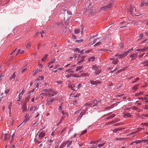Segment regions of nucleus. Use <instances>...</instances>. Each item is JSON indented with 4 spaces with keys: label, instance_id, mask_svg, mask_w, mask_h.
I'll return each instance as SVG.
<instances>
[{
    "label": "nucleus",
    "instance_id": "f257e3e1",
    "mask_svg": "<svg viewBox=\"0 0 148 148\" xmlns=\"http://www.w3.org/2000/svg\"><path fill=\"white\" fill-rule=\"evenodd\" d=\"M86 57V56H85L83 55L82 54H79L77 57L76 56L75 54L73 57H70V58L72 61L74 60H77V63L79 64L84 62Z\"/></svg>",
    "mask_w": 148,
    "mask_h": 148
},
{
    "label": "nucleus",
    "instance_id": "f03ea898",
    "mask_svg": "<svg viewBox=\"0 0 148 148\" xmlns=\"http://www.w3.org/2000/svg\"><path fill=\"white\" fill-rule=\"evenodd\" d=\"M92 103H88L86 104V105H84L82 107V111L81 112L78 118V119L80 120L81 119L82 116L85 115L86 112L87 110V106H88L92 107L93 106Z\"/></svg>",
    "mask_w": 148,
    "mask_h": 148
},
{
    "label": "nucleus",
    "instance_id": "7ed1b4c3",
    "mask_svg": "<svg viewBox=\"0 0 148 148\" xmlns=\"http://www.w3.org/2000/svg\"><path fill=\"white\" fill-rule=\"evenodd\" d=\"M42 92H45L46 95H48L49 97L53 96L56 94L57 93L51 89H47L42 90Z\"/></svg>",
    "mask_w": 148,
    "mask_h": 148
},
{
    "label": "nucleus",
    "instance_id": "20e7f679",
    "mask_svg": "<svg viewBox=\"0 0 148 148\" xmlns=\"http://www.w3.org/2000/svg\"><path fill=\"white\" fill-rule=\"evenodd\" d=\"M133 50V49H131L130 50L127 51L125 52L122 53H121L120 54L118 53L116 54L115 55V57L119 56L120 59L123 58L125 57L131 51Z\"/></svg>",
    "mask_w": 148,
    "mask_h": 148
},
{
    "label": "nucleus",
    "instance_id": "39448f33",
    "mask_svg": "<svg viewBox=\"0 0 148 148\" xmlns=\"http://www.w3.org/2000/svg\"><path fill=\"white\" fill-rule=\"evenodd\" d=\"M129 12L133 16H139L141 15V14H139L137 12L136 8L134 7L131 6L130 8Z\"/></svg>",
    "mask_w": 148,
    "mask_h": 148
},
{
    "label": "nucleus",
    "instance_id": "423d86ee",
    "mask_svg": "<svg viewBox=\"0 0 148 148\" xmlns=\"http://www.w3.org/2000/svg\"><path fill=\"white\" fill-rule=\"evenodd\" d=\"M148 50V47H144L143 48L137 49L135 51H137L138 53V55L141 54V52H145Z\"/></svg>",
    "mask_w": 148,
    "mask_h": 148
},
{
    "label": "nucleus",
    "instance_id": "0eeeda50",
    "mask_svg": "<svg viewBox=\"0 0 148 148\" xmlns=\"http://www.w3.org/2000/svg\"><path fill=\"white\" fill-rule=\"evenodd\" d=\"M76 66L75 65H72L70 66V64H68L66 65L65 66L64 68H66L68 69L69 71H71L72 70L73 71V73H74V70L75 68H74V67H75Z\"/></svg>",
    "mask_w": 148,
    "mask_h": 148
},
{
    "label": "nucleus",
    "instance_id": "6e6552de",
    "mask_svg": "<svg viewBox=\"0 0 148 148\" xmlns=\"http://www.w3.org/2000/svg\"><path fill=\"white\" fill-rule=\"evenodd\" d=\"M73 71L72 70L70 71L68 69H66L64 73L65 76L67 78L70 77L71 75L73 74Z\"/></svg>",
    "mask_w": 148,
    "mask_h": 148
},
{
    "label": "nucleus",
    "instance_id": "1a4fd4ad",
    "mask_svg": "<svg viewBox=\"0 0 148 148\" xmlns=\"http://www.w3.org/2000/svg\"><path fill=\"white\" fill-rule=\"evenodd\" d=\"M45 133L43 131H40L38 135L39 138L40 140H44V138H45V139H46V138L45 137Z\"/></svg>",
    "mask_w": 148,
    "mask_h": 148
},
{
    "label": "nucleus",
    "instance_id": "9d476101",
    "mask_svg": "<svg viewBox=\"0 0 148 148\" xmlns=\"http://www.w3.org/2000/svg\"><path fill=\"white\" fill-rule=\"evenodd\" d=\"M112 5L111 3H109L107 5L102 7L100 8V10L102 11H107L109 8H110L112 6Z\"/></svg>",
    "mask_w": 148,
    "mask_h": 148
},
{
    "label": "nucleus",
    "instance_id": "9b49d317",
    "mask_svg": "<svg viewBox=\"0 0 148 148\" xmlns=\"http://www.w3.org/2000/svg\"><path fill=\"white\" fill-rule=\"evenodd\" d=\"M101 102V101L99 99H96L92 101V103L93 104V106H92V107H94V106H97L99 105H100Z\"/></svg>",
    "mask_w": 148,
    "mask_h": 148
},
{
    "label": "nucleus",
    "instance_id": "f8f14e48",
    "mask_svg": "<svg viewBox=\"0 0 148 148\" xmlns=\"http://www.w3.org/2000/svg\"><path fill=\"white\" fill-rule=\"evenodd\" d=\"M90 82L92 85H97L98 84H100L101 83V82L100 81L97 80H90Z\"/></svg>",
    "mask_w": 148,
    "mask_h": 148
},
{
    "label": "nucleus",
    "instance_id": "ddd939ff",
    "mask_svg": "<svg viewBox=\"0 0 148 148\" xmlns=\"http://www.w3.org/2000/svg\"><path fill=\"white\" fill-rule=\"evenodd\" d=\"M93 68L95 70V73L96 75H97L100 73L101 70L100 68L95 66H93Z\"/></svg>",
    "mask_w": 148,
    "mask_h": 148
},
{
    "label": "nucleus",
    "instance_id": "4468645a",
    "mask_svg": "<svg viewBox=\"0 0 148 148\" xmlns=\"http://www.w3.org/2000/svg\"><path fill=\"white\" fill-rule=\"evenodd\" d=\"M82 86V84L81 83H79L78 85H73L72 86V90L73 91H76L80 87Z\"/></svg>",
    "mask_w": 148,
    "mask_h": 148
},
{
    "label": "nucleus",
    "instance_id": "2eb2a0df",
    "mask_svg": "<svg viewBox=\"0 0 148 148\" xmlns=\"http://www.w3.org/2000/svg\"><path fill=\"white\" fill-rule=\"evenodd\" d=\"M10 90V89H8L5 91L4 93H1V96H2L1 97V98H4L5 97H6L8 95Z\"/></svg>",
    "mask_w": 148,
    "mask_h": 148
},
{
    "label": "nucleus",
    "instance_id": "dca6fc26",
    "mask_svg": "<svg viewBox=\"0 0 148 148\" xmlns=\"http://www.w3.org/2000/svg\"><path fill=\"white\" fill-rule=\"evenodd\" d=\"M115 57L113 58H110V60H112V63L113 64H116L119 62V60H118L117 58H116Z\"/></svg>",
    "mask_w": 148,
    "mask_h": 148
},
{
    "label": "nucleus",
    "instance_id": "f3484780",
    "mask_svg": "<svg viewBox=\"0 0 148 148\" xmlns=\"http://www.w3.org/2000/svg\"><path fill=\"white\" fill-rule=\"evenodd\" d=\"M137 51H134V53L131 55L130 57L132 58L131 60L135 59L137 57V55L138 54V53H137Z\"/></svg>",
    "mask_w": 148,
    "mask_h": 148
},
{
    "label": "nucleus",
    "instance_id": "a211bd4d",
    "mask_svg": "<svg viewBox=\"0 0 148 148\" xmlns=\"http://www.w3.org/2000/svg\"><path fill=\"white\" fill-rule=\"evenodd\" d=\"M27 102L25 101L22 107V109L23 112H25L27 110L26 106Z\"/></svg>",
    "mask_w": 148,
    "mask_h": 148
},
{
    "label": "nucleus",
    "instance_id": "6ab92c4d",
    "mask_svg": "<svg viewBox=\"0 0 148 148\" xmlns=\"http://www.w3.org/2000/svg\"><path fill=\"white\" fill-rule=\"evenodd\" d=\"M54 101V99H48L47 101V104L48 105H50Z\"/></svg>",
    "mask_w": 148,
    "mask_h": 148
},
{
    "label": "nucleus",
    "instance_id": "aec40b11",
    "mask_svg": "<svg viewBox=\"0 0 148 148\" xmlns=\"http://www.w3.org/2000/svg\"><path fill=\"white\" fill-rule=\"evenodd\" d=\"M106 141H105L104 142L100 144H96L95 145V146H96L98 148H100V147H103V145L106 144Z\"/></svg>",
    "mask_w": 148,
    "mask_h": 148
},
{
    "label": "nucleus",
    "instance_id": "412c9836",
    "mask_svg": "<svg viewBox=\"0 0 148 148\" xmlns=\"http://www.w3.org/2000/svg\"><path fill=\"white\" fill-rule=\"evenodd\" d=\"M123 117L125 118L130 117L132 116L130 114V113L125 114H123Z\"/></svg>",
    "mask_w": 148,
    "mask_h": 148
},
{
    "label": "nucleus",
    "instance_id": "4be33fe9",
    "mask_svg": "<svg viewBox=\"0 0 148 148\" xmlns=\"http://www.w3.org/2000/svg\"><path fill=\"white\" fill-rule=\"evenodd\" d=\"M141 5L142 6H143L144 5H145L146 6H148V1H146V0H144V1L141 3Z\"/></svg>",
    "mask_w": 148,
    "mask_h": 148
},
{
    "label": "nucleus",
    "instance_id": "5701e85b",
    "mask_svg": "<svg viewBox=\"0 0 148 148\" xmlns=\"http://www.w3.org/2000/svg\"><path fill=\"white\" fill-rule=\"evenodd\" d=\"M143 140H138L136 141H135L134 142H132L131 143L130 145H132L133 144L136 143V144H138L140 143L143 142Z\"/></svg>",
    "mask_w": 148,
    "mask_h": 148
},
{
    "label": "nucleus",
    "instance_id": "b1692460",
    "mask_svg": "<svg viewBox=\"0 0 148 148\" xmlns=\"http://www.w3.org/2000/svg\"><path fill=\"white\" fill-rule=\"evenodd\" d=\"M10 137V135L9 134H6L4 138V140L9 139Z\"/></svg>",
    "mask_w": 148,
    "mask_h": 148
},
{
    "label": "nucleus",
    "instance_id": "393cba45",
    "mask_svg": "<svg viewBox=\"0 0 148 148\" xmlns=\"http://www.w3.org/2000/svg\"><path fill=\"white\" fill-rule=\"evenodd\" d=\"M36 88L38 87L41 84V82L39 80H36Z\"/></svg>",
    "mask_w": 148,
    "mask_h": 148
},
{
    "label": "nucleus",
    "instance_id": "a878e982",
    "mask_svg": "<svg viewBox=\"0 0 148 148\" xmlns=\"http://www.w3.org/2000/svg\"><path fill=\"white\" fill-rule=\"evenodd\" d=\"M101 140V139H99L95 141H91L90 142L91 144H95L96 143H100V141Z\"/></svg>",
    "mask_w": 148,
    "mask_h": 148
},
{
    "label": "nucleus",
    "instance_id": "bb28decb",
    "mask_svg": "<svg viewBox=\"0 0 148 148\" xmlns=\"http://www.w3.org/2000/svg\"><path fill=\"white\" fill-rule=\"evenodd\" d=\"M72 143V141L71 140H68L66 141V142L65 143H66V145H67V146H66V147H68L71 144V143Z\"/></svg>",
    "mask_w": 148,
    "mask_h": 148
},
{
    "label": "nucleus",
    "instance_id": "cd10ccee",
    "mask_svg": "<svg viewBox=\"0 0 148 148\" xmlns=\"http://www.w3.org/2000/svg\"><path fill=\"white\" fill-rule=\"evenodd\" d=\"M82 68V66H79L77 67L76 69H75V70L76 71H81Z\"/></svg>",
    "mask_w": 148,
    "mask_h": 148
},
{
    "label": "nucleus",
    "instance_id": "c85d7f7f",
    "mask_svg": "<svg viewBox=\"0 0 148 148\" xmlns=\"http://www.w3.org/2000/svg\"><path fill=\"white\" fill-rule=\"evenodd\" d=\"M115 116V115L114 114H112V115L109 116L108 117L106 118V119H111V118L114 117Z\"/></svg>",
    "mask_w": 148,
    "mask_h": 148
},
{
    "label": "nucleus",
    "instance_id": "c756f323",
    "mask_svg": "<svg viewBox=\"0 0 148 148\" xmlns=\"http://www.w3.org/2000/svg\"><path fill=\"white\" fill-rule=\"evenodd\" d=\"M22 96H19L18 95V99L17 100V103L18 104H20V101L22 100Z\"/></svg>",
    "mask_w": 148,
    "mask_h": 148
},
{
    "label": "nucleus",
    "instance_id": "7c9ffc66",
    "mask_svg": "<svg viewBox=\"0 0 148 148\" xmlns=\"http://www.w3.org/2000/svg\"><path fill=\"white\" fill-rule=\"evenodd\" d=\"M44 79V77L43 76H41L39 77L37 79V80H39L40 81L42 82V80Z\"/></svg>",
    "mask_w": 148,
    "mask_h": 148
},
{
    "label": "nucleus",
    "instance_id": "2f4dec72",
    "mask_svg": "<svg viewBox=\"0 0 148 148\" xmlns=\"http://www.w3.org/2000/svg\"><path fill=\"white\" fill-rule=\"evenodd\" d=\"M140 80V78L138 77H136V78L133 79V82H132V84H134L138 81Z\"/></svg>",
    "mask_w": 148,
    "mask_h": 148
},
{
    "label": "nucleus",
    "instance_id": "473e14b6",
    "mask_svg": "<svg viewBox=\"0 0 148 148\" xmlns=\"http://www.w3.org/2000/svg\"><path fill=\"white\" fill-rule=\"evenodd\" d=\"M95 59V58L94 57H92L91 58H89L88 59V61L89 62H93Z\"/></svg>",
    "mask_w": 148,
    "mask_h": 148
},
{
    "label": "nucleus",
    "instance_id": "72a5a7b5",
    "mask_svg": "<svg viewBox=\"0 0 148 148\" xmlns=\"http://www.w3.org/2000/svg\"><path fill=\"white\" fill-rule=\"evenodd\" d=\"M142 64L144 66H148V61H144L143 62Z\"/></svg>",
    "mask_w": 148,
    "mask_h": 148
},
{
    "label": "nucleus",
    "instance_id": "f704fd0d",
    "mask_svg": "<svg viewBox=\"0 0 148 148\" xmlns=\"http://www.w3.org/2000/svg\"><path fill=\"white\" fill-rule=\"evenodd\" d=\"M15 72H14L13 75L10 77V80H12L13 79H14L16 76V75H15Z\"/></svg>",
    "mask_w": 148,
    "mask_h": 148
},
{
    "label": "nucleus",
    "instance_id": "c9c22d12",
    "mask_svg": "<svg viewBox=\"0 0 148 148\" xmlns=\"http://www.w3.org/2000/svg\"><path fill=\"white\" fill-rule=\"evenodd\" d=\"M143 92H139L138 93H137L135 95V96L136 97H137L139 96H140L143 95Z\"/></svg>",
    "mask_w": 148,
    "mask_h": 148
},
{
    "label": "nucleus",
    "instance_id": "e433bc0d",
    "mask_svg": "<svg viewBox=\"0 0 148 148\" xmlns=\"http://www.w3.org/2000/svg\"><path fill=\"white\" fill-rule=\"evenodd\" d=\"M31 44L30 42H28L26 45V47L28 49L31 47Z\"/></svg>",
    "mask_w": 148,
    "mask_h": 148
},
{
    "label": "nucleus",
    "instance_id": "4c0bfd02",
    "mask_svg": "<svg viewBox=\"0 0 148 148\" xmlns=\"http://www.w3.org/2000/svg\"><path fill=\"white\" fill-rule=\"evenodd\" d=\"M145 54V53H144L142 54H139L138 55V54L137 55V57L138 58H140L141 57H142Z\"/></svg>",
    "mask_w": 148,
    "mask_h": 148
},
{
    "label": "nucleus",
    "instance_id": "58836bf2",
    "mask_svg": "<svg viewBox=\"0 0 148 148\" xmlns=\"http://www.w3.org/2000/svg\"><path fill=\"white\" fill-rule=\"evenodd\" d=\"M48 56V55L47 54L45 55L44 56L43 58H42V61H45L46 60Z\"/></svg>",
    "mask_w": 148,
    "mask_h": 148
},
{
    "label": "nucleus",
    "instance_id": "ea45409f",
    "mask_svg": "<svg viewBox=\"0 0 148 148\" xmlns=\"http://www.w3.org/2000/svg\"><path fill=\"white\" fill-rule=\"evenodd\" d=\"M66 145V143H62L61 145L60 146L59 148H63L64 147H65Z\"/></svg>",
    "mask_w": 148,
    "mask_h": 148
},
{
    "label": "nucleus",
    "instance_id": "a19ab883",
    "mask_svg": "<svg viewBox=\"0 0 148 148\" xmlns=\"http://www.w3.org/2000/svg\"><path fill=\"white\" fill-rule=\"evenodd\" d=\"M139 85V84H138L137 85L134 86L133 87V89L135 91L138 88V86Z\"/></svg>",
    "mask_w": 148,
    "mask_h": 148
},
{
    "label": "nucleus",
    "instance_id": "79ce46f5",
    "mask_svg": "<svg viewBox=\"0 0 148 148\" xmlns=\"http://www.w3.org/2000/svg\"><path fill=\"white\" fill-rule=\"evenodd\" d=\"M12 106V103H10V104L8 106V109L9 110V113L10 114V112L11 110V107Z\"/></svg>",
    "mask_w": 148,
    "mask_h": 148
},
{
    "label": "nucleus",
    "instance_id": "37998d69",
    "mask_svg": "<svg viewBox=\"0 0 148 148\" xmlns=\"http://www.w3.org/2000/svg\"><path fill=\"white\" fill-rule=\"evenodd\" d=\"M83 39H79V40H75V42H76L78 43H80L83 41Z\"/></svg>",
    "mask_w": 148,
    "mask_h": 148
},
{
    "label": "nucleus",
    "instance_id": "c03bdc74",
    "mask_svg": "<svg viewBox=\"0 0 148 148\" xmlns=\"http://www.w3.org/2000/svg\"><path fill=\"white\" fill-rule=\"evenodd\" d=\"M144 59H147V58L148 57V53H145V54L144 55Z\"/></svg>",
    "mask_w": 148,
    "mask_h": 148
},
{
    "label": "nucleus",
    "instance_id": "a18cd8bd",
    "mask_svg": "<svg viewBox=\"0 0 148 148\" xmlns=\"http://www.w3.org/2000/svg\"><path fill=\"white\" fill-rule=\"evenodd\" d=\"M80 32V30L79 29H75V30L74 32L75 34L79 33Z\"/></svg>",
    "mask_w": 148,
    "mask_h": 148
},
{
    "label": "nucleus",
    "instance_id": "49530a36",
    "mask_svg": "<svg viewBox=\"0 0 148 148\" xmlns=\"http://www.w3.org/2000/svg\"><path fill=\"white\" fill-rule=\"evenodd\" d=\"M24 92H25L24 90H22L21 92L19 94V96H22V95L24 94Z\"/></svg>",
    "mask_w": 148,
    "mask_h": 148
},
{
    "label": "nucleus",
    "instance_id": "de8ad7c7",
    "mask_svg": "<svg viewBox=\"0 0 148 148\" xmlns=\"http://www.w3.org/2000/svg\"><path fill=\"white\" fill-rule=\"evenodd\" d=\"M143 33H141L140 34V36L139 37V39H142L143 37Z\"/></svg>",
    "mask_w": 148,
    "mask_h": 148
},
{
    "label": "nucleus",
    "instance_id": "09e8293b",
    "mask_svg": "<svg viewBox=\"0 0 148 148\" xmlns=\"http://www.w3.org/2000/svg\"><path fill=\"white\" fill-rule=\"evenodd\" d=\"M147 42V43L148 42V39H146L143 41L141 42V43L142 44H144L145 42Z\"/></svg>",
    "mask_w": 148,
    "mask_h": 148
},
{
    "label": "nucleus",
    "instance_id": "8fccbe9b",
    "mask_svg": "<svg viewBox=\"0 0 148 148\" xmlns=\"http://www.w3.org/2000/svg\"><path fill=\"white\" fill-rule=\"evenodd\" d=\"M87 130H85L83 131L82 133L81 134V135H80V136H81V135H82L85 134L87 132Z\"/></svg>",
    "mask_w": 148,
    "mask_h": 148
},
{
    "label": "nucleus",
    "instance_id": "3c124183",
    "mask_svg": "<svg viewBox=\"0 0 148 148\" xmlns=\"http://www.w3.org/2000/svg\"><path fill=\"white\" fill-rule=\"evenodd\" d=\"M62 103H61V106H60L59 107V108H58V110H59V111H60L61 110H62Z\"/></svg>",
    "mask_w": 148,
    "mask_h": 148
},
{
    "label": "nucleus",
    "instance_id": "603ef678",
    "mask_svg": "<svg viewBox=\"0 0 148 148\" xmlns=\"http://www.w3.org/2000/svg\"><path fill=\"white\" fill-rule=\"evenodd\" d=\"M39 70L38 69L35 70V71H34L33 72H34L33 75H34L36 74V73L38 72Z\"/></svg>",
    "mask_w": 148,
    "mask_h": 148
},
{
    "label": "nucleus",
    "instance_id": "864d4df0",
    "mask_svg": "<svg viewBox=\"0 0 148 148\" xmlns=\"http://www.w3.org/2000/svg\"><path fill=\"white\" fill-rule=\"evenodd\" d=\"M142 108H143L145 110H147L148 108V106H146V105L143 106Z\"/></svg>",
    "mask_w": 148,
    "mask_h": 148
},
{
    "label": "nucleus",
    "instance_id": "5fc2aeb1",
    "mask_svg": "<svg viewBox=\"0 0 148 148\" xmlns=\"http://www.w3.org/2000/svg\"><path fill=\"white\" fill-rule=\"evenodd\" d=\"M55 60L54 59L52 60L51 61L49 62V64H51L55 62Z\"/></svg>",
    "mask_w": 148,
    "mask_h": 148
},
{
    "label": "nucleus",
    "instance_id": "6e6d98bb",
    "mask_svg": "<svg viewBox=\"0 0 148 148\" xmlns=\"http://www.w3.org/2000/svg\"><path fill=\"white\" fill-rule=\"evenodd\" d=\"M67 13L68 14L70 15H72V13L69 10H68L67 11Z\"/></svg>",
    "mask_w": 148,
    "mask_h": 148
},
{
    "label": "nucleus",
    "instance_id": "4d7b16f0",
    "mask_svg": "<svg viewBox=\"0 0 148 148\" xmlns=\"http://www.w3.org/2000/svg\"><path fill=\"white\" fill-rule=\"evenodd\" d=\"M137 99L139 100H142V101H143L144 99H146L145 98H144H144L142 97H139Z\"/></svg>",
    "mask_w": 148,
    "mask_h": 148
},
{
    "label": "nucleus",
    "instance_id": "13d9d810",
    "mask_svg": "<svg viewBox=\"0 0 148 148\" xmlns=\"http://www.w3.org/2000/svg\"><path fill=\"white\" fill-rule=\"evenodd\" d=\"M77 103V100L76 99H75L73 101V105H75Z\"/></svg>",
    "mask_w": 148,
    "mask_h": 148
},
{
    "label": "nucleus",
    "instance_id": "bf43d9fd",
    "mask_svg": "<svg viewBox=\"0 0 148 148\" xmlns=\"http://www.w3.org/2000/svg\"><path fill=\"white\" fill-rule=\"evenodd\" d=\"M62 82H63L62 81H61V80H60V81H58L56 82V83H58V84H62Z\"/></svg>",
    "mask_w": 148,
    "mask_h": 148
},
{
    "label": "nucleus",
    "instance_id": "052dcab7",
    "mask_svg": "<svg viewBox=\"0 0 148 148\" xmlns=\"http://www.w3.org/2000/svg\"><path fill=\"white\" fill-rule=\"evenodd\" d=\"M91 50H87L86 51H85V53L87 54L89 53L90 51Z\"/></svg>",
    "mask_w": 148,
    "mask_h": 148
},
{
    "label": "nucleus",
    "instance_id": "680f3d73",
    "mask_svg": "<svg viewBox=\"0 0 148 148\" xmlns=\"http://www.w3.org/2000/svg\"><path fill=\"white\" fill-rule=\"evenodd\" d=\"M79 49L78 48H76L74 49V51L75 52H78Z\"/></svg>",
    "mask_w": 148,
    "mask_h": 148
},
{
    "label": "nucleus",
    "instance_id": "e2e57ef3",
    "mask_svg": "<svg viewBox=\"0 0 148 148\" xmlns=\"http://www.w3.org/2000/svg\"><path fill=\"white\" fill-rule=\"evenodd\" d=\"M53 141V140H52V139H51V140H49V144L50 145H51V144L52 142Z\"/></svg>",
    "mask_w": 148,
    "mask_h": 148
},
{
    "label": "nucleus",
    "instance_id": "0e129e2a",
    "mask_svg": "<svg viewBox=\"0 0 148 148\" xmlns=\"http://www.w3.org/2000/svg\"><path fill=\"white\" fill-rule=\"evenodd\" d=\"M101 42H97V43H96L95 45H94V46H97V45H100V44Z\"/></svg>",
    "mask_w": 148,
    "mask_h": 148
},
{
    "label": "nucleus",
    "instance_id": "69168bd1",
    "mask_svg": "<svg viewBox=\"0 0 148 148\" xmlns=\"http://www.w3.org/2000/svg\"><path fill=\"white\" fill-rule=\"evenodd\" d=\"M41 45V44L40 43H39L38 44V48H37L38 49H39V47H40Z\"/></svg>",
    "mask_w": 148,
    "mask_h": 148
},
{
    "label": "nucleus",
    "instance_id": "338daca9",
    "mask_svg": "<svg viewBox=\"0 0 148 148\" xmlns=\"http://www.w3.org/2000/svg\"><path fill=\"white\" fill-rule=\"evenodd\" d=\"M139 101H137L136 102V103L137 104V106H139L141 104V103H138V102Z\"/></svg>",
    "mask_w": 148,
    "mask_h": 148
},
{
    "label": "nucleus",
    "instance_id": "774afa93",
    "mask_svg": "<svg viewBox=\"0 0 148 148\" xmlns=\"http://www.w3.org/2000/svg\"><path fill=\"white\" fill-rule=\"evenodd\" d=\"M34 111L35 110H37L38 109V108L37 107V106H34Z\"/></svg>",
    "mask_w": 148,
    "mask_h": 148
}]
</instances>
